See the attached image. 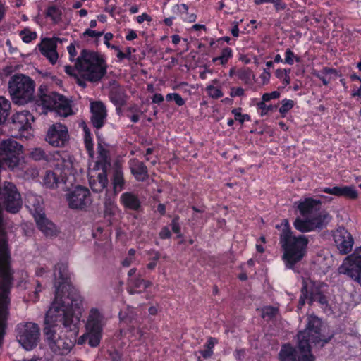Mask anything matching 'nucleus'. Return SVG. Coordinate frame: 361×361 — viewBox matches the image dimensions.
I'll list each match as a JSON object with an SVG mask.
<instances>
[{"label":"nucleus","mask_w":361,"mask_h":361,"mask_svg":"<svg viewBox=\"0 0 361 361\" xmlns=\"http://www.w3.org/2000/svg\"><path fill=\"white\" fill-rule=\"evenodd\" d=\"M306 328L298 334V348L301 355L298 361H313L314 356L310 354V343L321 344L324 346L333 337V334L326 336L322 329V322L314 315L308 317Z\"/></svg>","instance_id":"nucleus-2"},{"label":"nucleus","mask_w":361,"mask_h":361,"mask_svg":"<svg viewBox=\"0 0 361 361\" xmlns=\"http://www.w3.org/2000/svg\"><path fill=\"white\" fill-rule=\"evenodd\" d=\"M60 100H56V104L51 110H54L59 116L67 117L72 114V109L69 100L59 94Z\"/></svg>","instance_id":"nucleus-27"},{"label":"nucleus","mask_w":361,"mask_h":361,"mask_svg":"<svg viewBox=\"0 0 361 361\" xmlns=\"http://www.w3.org/2000/svg\"><path fill=\"white\" fill-rule=\"evenodd\" d=\"M109 355L111 361H121V355L116 350L111 352Z\"/></svg>","instance_id":"nucleus-61"},{"label":"nucleus","mask_w":361,"mask_h":361,"mask_svg":"<svg viewBox=\"0 0 361 361\" xmlns=\"http://www.w3.org/2000/svg\"><path fill=\"white\" fill-rule=\"evenodd\" d=\"M290 72V69H277L276 71V78L282 80L285 77V75L289 74Z\"/></svg>","instance_id":"nucleus-57"},{"label":"nucleus","mask_w":361,"mask_h":361,"mask_svg":"<svg viewBox=\"0 0 361 361\" xmlns=\"http://www.w3.org/2000/svg\"><path fill=\"white\" fill-rule=\"evenodd\" d=\"M109 169H101L99 171H94L95 175H90L89 178V184L93 192H100L108 185L107 171Z\"/></svg>","instance_id":"nucleus-18"},{"label":"nucleus","mask_w":361,"mask_h":361,"mask_svg":"<svg viewBox=\"0 0 361 361\" xmlns=\"http://www.w3.org/2000/svg\"><path fill=\"white\" fill-rule=\"evenodd\" d=\"M114 198L110 195H108L107 192L105 195L104 200V204L106 209L110 208L114 204Z\"/></svg>","instance_id":"nucleus-54"},{"label":"nucleus","mask_w":361,"mask_h":361,"mask_svg":"<svg viewBox=\"0 0 361 361\" xmlns=\"http://www.w3.org/2000/svg\"><path fill=\"white\" fill-rule=\"evenodd\" d=\"M206 91H207L209 97H210L213 99H219V98L223 97V95H224L222 91L219 88H218L212 85L207 86L206 87Z\"/></svg>","instance_id":"nucleus-39"},{"label":"nucleus","mask_w":361,"mask_h":361,"mask_svg":"<svg viewBox=\"0 0 361 361\" xmlns=\"http://www.w3.org/2000/svg\"><path fill=\"white\" fill-rule=\"evenodd\" d=\"M216 343H217L216 338H213V337H209L208 338L207 343L204 344V347L213 350V349Z\"/></svg>","instance_id":"nucleus-53"},{"label":"nucleus","mask_w":361,"mask_h":361,"mask_svg":"<svg viewBox=\"0 0 361 361\" xmlns=\"http://www.w3.org/2000/svg\"><path fill=\"white\" fill-rule=\"evenodd\" d=\"M320 71L327 75H334L335 76H338L337 71L334 68L324 67Z\"/></svg>","instance_id":"nucleus-56"},{"label":"nucleus","mask_w":361,"mask_h":361,"mask_svg":"<svg viewBox=\"0 0 361 361\" xmlns=\"http://www.w3.org/2000/svg\"><path fill=\"white\" fill-rule=\"evenodd\" d=\"M9 92L14 103L23 105L32 100L35 82L23 74L13 75L8 83Z\"/></svg>","instance_id":"nucleus-5"},{"label":"nucleus","mask_w":361,"mask_h":361,"mask_svg":"<svg viewBox=\"0 0 361 361\" xmlns=\"http://www.w3.org/2000/svg\"><path fill=\"white\" fill-rule=\"evenodd\" d=\"M171 228L174 233L178 235V237L180 238L181 236L180 234V225L179 224V216H176L171 221Z\"/></svg>","instance_id":"nucleus-44"},{"label":"nucleus","mask_w":361,"mask_h":361,"mask_svg":"<svg viewBox=\"0 0 361 361\" xmlns=\"http://www.w3.org/2000/svg\"><path fill=\"white\" fill-rule=\"evenodd\" d=\"M34 121L33 116L28 111H22L13 116V130H17L15 137L28 140L32 136L31 121Z\"/></svg>","instance_id":"nucleus-12"},{"label":"nucleus","mask_w":361,"mask_h":361,"mask_svg":"<svg viewBox=\"0 0 361 361\" xmlns=\"http://www.w3.org/2000/svg\"><path fill=\"white\" fill-rule=\"evenodd\" d=\"M85 342H87L88 345L92 347L91 343H90V337L87 335V331L78 341V344H82Z\"/></svg>","instance_id":"nucleus-62"},{"label":"nucleus","mask_w":361,"mask_h":361,"mask_svg":"<svg viewBox=\"0 0 361 361\" xmlns=\"http://www.w3.org/2000/svg\"><path fill=\"white\" fill-rule=\"evenodd\" d=\"M173 100L178 106H181L185 104V100L182 98V97L179 94L176 93V94H173Z\"/></svg>","instance_id":"nucleus-58"},{"label":"nucleus","mask_w":361,"mask_h":361,"mask_svg":"<svg viewBox=\"0 0 361 361\" xmlns=\"http://www.w3.org/2000/svg\"><path fill=\"white\" fill-rule=\"evenodd\" d=\"M294 106V102L290 99H284L282 101V105L279 108V112L284 116Z\"/></svg>","instance_id":"nucleus-42"},{"label":"nucleus","mask_w":361,"mask_h":361,"mask_svg":"<svg viewBox=\"0 0 361 361\" xmlns=\"http://www.w3.org/2000/svg\"><path fill=\"white\" fill-rule=\"evenodd\" d=\"M57 171H47L43 178V184L49 188H54L57 186L58 183L62 180Z\"/></svg>","instance_id":"nucleus-31"},{"label":"nucleus","mask_w":361,"mask_h":361,"mask_svg":"<svg viewBox=\"0 0 361 361\" xmlns=\"http://www.w3.org/2000/svg\"><path fill=\"white\" fill-rule=\"evenodd\" d=\"M281 226L279 243L283 250V259L287 268L292 269L305 255L309 240L303 235H294L287 219H283Z\"/></svg>","instance_id":"nucleus-3"},{"label":"nucleus","mask_w":361,"mask_h":361,"mask_svg":"<svg viewBox=\"0 0 361 361\" xmlns=\"http://www.w3.org/2000/svg\"><path fill=\"white\" fill-rule=\"evenodd\" d=\"M159 235L161 239H168L171 237V233L167 226H164L161 229Z\"/></svg>","instance_id":"nucleus-50"},{"label":"nucleus","mask_w":361,"mask_h":361,"mask_svg":"<svg viewBox=\"0 0 361 361\" xmlns=\"http://www.w3.org/2000/svg\"><path fill=\"white\" fill-rule=\"evenodd\" d=\"M338 270L339 274L347 275L361 286V246L345 257Z\"/></svg>","instance_id":"nucleus-10"},{"label":"nucleus","mask_w":361,"mask_h":361,"mask_svg":"<svg viewBox=\"0 0 361 361\" xmlns=\"http://www.w3.org/2000/svg\"><path fill=\"white\" fill-rule=\"evenodd\" d=\"M121 204L127 209L137 211L141 206L138 197L131 192H126L121 195Z\"/></svg>","instance_id":"nucleus-26"},{"label":"nucleus","mask_w":361,"mask_h":361,"mask_svg":"<svg viewBox=\"0 0 361 361\" xmlns=\"http://www.w3.org/2000/svg\"><path fill=\"white\" fill-rule=\"evenodd\" d=\"M307 290V282L305 281H302V287L301 288V295L299 299L298 307L299 309L302 308V307L305 305V300H309V295Z\"/></svg>","instance_id":"nucleus-38"},{"label":"nucleus","mask_w":361,"mask_h":361,"mask_svg":"<svg viewBox=\"0 0 361 361\" xmlns=\"http://www.w3.org/2000/svg\"><path fill=\"white\" fill-rule=\"evenodd\" d=\"M28 157L35 161L49 162L52 159V154L42 147L30 149Z\"/></svg>","instance_id":"nucleus-29"},{"label":"nucleus","mask_w":361,"mask_h":361,"mask_svg":"<svg viewBox=\"0 0 361 361\" xmlns=\"http://www.w3.org/2000/svg\"><path fill=\"white\" fill-rule=\"evenodd\" d=\"M66 196L68 207L75 210L87 211L93 202L88 188L81 185L69 191Z\"/></svg>","instance_id":"nucleus-9"},{"label":"nucleus","mask_w":361,"mask_h":361,"mask_svg":"<svg viewBox=\"0 0 361 361\" xmlns=\"http://www.w3.org/2000/svg\"><path fill=\"white\" fill-rule=\"evenodd\" d=\"M101 169L109 170L111 169V161L109 155V150L101 145H99L98 160L95 163L94 170L99 171Z\"/></svg>","instance_id":"nucleus-25"},{"label":"nucleus","mask_w":361,"mask_h":361,"mask_svg":"<svg viewBox=\"0 0 361 361\" xmlns=\"http://www.w3.org/2000/svg\"><path fill=\"white\" fill-rule=\"evenodd\" d=\"M240 111L241 108L233 109L231 111V113L234 115L235 119L242 124L245 121H250V116L248 114H242Z\"/></svg>","instance_id":"nucleus-40"},{"label":"nucleus","mask_w":361,"mask_h":361,"mask_svg":"<svg viewBox=\"0 0 361 361\" xmlns=\"http://www.w3.org/2000/svg\"><path fill=\"white\" fill-rule=\"evenodd\" d=\"M16 339L26 350L35 348L39 342L40 331L37 324L22 322L16 328Z\"/></svg>","instance_id":"nucleus-7"},{"label":"nucleus","mask_w":361,"mask_h":361,"mask_svg":"<svg viewBox=\"0 0 361 361\" xmlns=\"http://www.w3.org/2000/svg\"><path fill=\"white\" fill-rule=\"evenodd\" d=\"M278 313V308L273 306H266L262 309V317L267 320L276 317Z\"/></svg>","instance_id":"nucleus-37"},{"label":"nucleus","mask_w":361,"mask_h":361,"mask_svg":"<svg viewBox=\"0 0 361 361\" xmlns=\"http://www.w3.org/2000/svg\"><path fill=\"white\" fill-rule=\"evenodd\" d=\"M44 336L51 350L59 355H67L73 346V342L67 337L57 336L56 331L50 326L44 328Z\"/></svg>","instance_id":"nucleus-8"},{"label":"nucleus","mask_w":361,"mask_h":361,"mask_svg":"<svg viewBox=\"0 0 361 361\" xmlns=\"http://www.w3.org/2000/svg\"><path fill=\"white\" fill-rule=\"evenodd\" d=\"M237 75L239 79L247 81L250 79V71L249 70H240L237 72Z\"/></svg>","instance_id":"nucleus-47"},{"label":"nucleus","mask_w":361,"mask_h":361,"mask_svg":"<svg viewBox=\"0 0 361 361\" xmlns=\"http://www.w3.org/2000/svg\"><path fill=\"white\" fill-rule=\"evenodd\" d=\"M39 49L42 54L46 56L52 64L56 62L58 54L55 39L49 38L44 39L39 44Z\"/></svg>","instance_id":"nucleus-20"},{"label":"nucleus","mask_w":361,"mask_h":361,"mask_svg":"<svg viewBox=\"0 0 361 361\" xmlns=\"http://www.w3.org/2000/svg\"><path fill=\"white\" fill-rule=\"evenodd\" d=\"M68 137L67 127L60 123H56L49 128L46 141L54 147H63L68 142Z\"/></svg>","instance_id":"nucleus-13"},{"label":"nucleus","mask_w":361,"mask_h":361,"mask_svg":"<svg viewBox=\"0 0 361 361\" xmlns=\"http://www.w3.org/2000/svg\"><path fill=\"white\" fill-rule=\"evenodd\" d=\"M267 102H264L262 99L261 102L257 104V107L259 110L261 111L260 115L264 116L268 114L269 112H274L276 111L278 106L277 105H271L267 104Z\"/></svg>","instance_id":"nucleus-35"},{"label":"nucleus","mask_w":361,"mask_h":361,"mask_svg":"<svg viewBox=\"0 0 361 361\" xmlns=\"http://www.w3.org/2000/svg\"><path fill=\"white\" fill-rule=\"evenodd\" d=\"M199 353L204 359H208L213 355V350L207 348H204V349L202 350H200Z\"/></svg>","instance_id":"nucleus-60"},{"label":"nucleus","mask_w":361,"mask_h":361,"mask_svg":"<svg viewBox=\"0 0 361 361\" xmlns=\"http://www.w3.org/2000/svg\"><path fill=\"white\" fill-rule=\"evenodd\" d=\"M131 174L136 180L144 182L149 178L148 169L146 165L137 159H132L128 161Z\"/></svg>","instance_id":"nucleus-19"},{"label":"nucleus","mask_w":361,"mask_h":361,"mask_svg":"<svg viewBox=\"0 0 361 361\" xmlns=\"http://www.w3.org/2000/svg\"><path fill=\"white\" fill-rule=\"evenodd\" d=\"M331 217L326 211L319 212V214L313 218L309 217H297L293 226L296 230L301 233H307L314 231L316 229H322L329 221Z\"/></svg>","instance_id":"nucleus-11"},{"label":"nucleus","mask_w":361,"mask_h":361,"mask_svg":"<svg viewBox=\"0 0 361 361\" xmlns=\"http://www.w3.org/2000/svg\"><path fill=\"white\" fill-rule=\"evenodd\" d=\"M147 255L150 256L149 259L157 262L160 258V253L154 250H150L147 252Z\"/></svg>","instance_id":"nucleus-55"},{"label":"nucleus","mask_w":361,"mask_h":361,"mask_svg":"<svg viewBox=\"0 0 361 361\" xmlns=\"http://www.w3.org/2000/svg\"><path fill=\"white\" fill-rule=\"evenodd\" d=\"M91 109V122L94 128L99 129L104 126L106 120V106L100 101L93 102L90 105Z\"/></svg>","instance_id":"nucleus-17"},{"label":"nucleus","mask_w":361,"mask_h":361,"mask_svg":"<svg viewBox=\"0 0 361 361\" xmlns=\"http://www.w3.org/2000/svg\"><path fill=\"white\" fill-rule=\"evenodd\" d=\"M334 239L337 249L342 255H347L351 252L354 240L347 229L340 227L334 233Z\"/></svg>","instance_id":"nucleus-15"},{"label":"nucleus","mask_w":361,"mask_h":361,"mask_svg":"<svg viewBox=\"0 0 361 361\" xmlns=\"http://www.w3.org/2000/svg\"><path fill=\"white\" fill-rule=\"evenodd\" d=\"M245 94V90L242 87H231L230 96L232 97H242Z\"/></svg>","instance_id":"nucleus-48"},{"label":"nucleus","mask_w":361,"mask_h":361,"mask_svg":"<svg viewBox=\"0 0 361 361\" xmlns=\"http://www.w3.org/2000/svg\"><path fill=\"white\" fill-rule=\"evenodd\" d=\"M152 103L160 104L164 101V97L161 94L156 93L152 97Z\"/></svg>","instance_id":"nucleus-63"},{"label":"nucleus","mask_w":361,"mask_h":361,"mask_svg":"<svg viewBox=\"0 0 361 361\" xmlns=\"http://www.w3.org/2000/svg\"><path fill=\"white\" fill-rule=\"evenodd\" d=\"M322 191L337 197H344L355 200L358 197V193L354 186H334L333 188H324Z\"/></svg>","instance_id":"nucleus-21"},{"label":"nucleus","mask_w":361,"mask_h":361,"mask_svg":"<svg viewBox=\"0 0 361 361\" xmlns=\"http://www.w3.org/2000/svg\"><path fill=\"white\" fill-rule=\"evenodd\" d=\"M85 145L90 154L93 152V142L90 137V133L85 128Z\"/></svg>","instance_id":"nucleus-45"},{"label":"nucleus","mask_w":361,"mask_h":361,"mask_svg":"<svg viewBox=\"0 0 361 361\" xmlns=\"http://www.w3.org/2000/svg\"><path fill=\"white\" fill-rule=\"evenodd\" d=\"M314 75L322 81L324 85H327L330 82L331 78H327L328 75L323 73L322 71L315 73Z\"/></svg>","instance_id":"nucleus-51"},{"label":"nucleus","mask_w":361,"mask_h":361,"mask_svg":"<svg viewBox=\"0 0 361 361\" xmlns=\"http://www.w3.org/2000/svg\"><path fill=\"white\" fill-rule=\"evenodd\" d=\"M238 24H239L238 22L235 21L233 23V26L231 29V34L235 37H237L239 35Z\"/></svg>","instance_id":"nucleus-64"},{"label":"nucleus","mask_w":361,"mask_h":361,"mask_svg":"<svg viewBox=\"0 0 361 361\" xmlns=\"http://www.w3.org/2000/svg\"><path fill=\"white\" fill-rule=\"evenodd\" d=\"M279 358L281 361H295L296 352L290 345H284L280 350Z\"/></svg>","instance_id":"nucleus-32"},{"label":"nucleus","mask_w":361,"mask_h":361,"mask_svg":"<svg viewBox=\"0 0 361 361\" xmlns=\"http://www.w3.org/2000/svg\"><path fill=\"white\" fill-rule=\"evenodd\" d=\"M233 51L229 47L223 49L221 54L219 56L214 57L212 59V62H219L220 64L224 65L226 63L230 58L232 57Z\"/></svg>","instance_id":"nucleus-34"},{"label":"nucleus","mask_w":361,"mask_h":361,"mask_svg":"<svg viewBox=\"0 0 361 361\" xmlns=\"http://www.w3.org/2000/svg\"><path fill=\"white\" fill-rule=\"evenodd\" d=\"M307 290L309 292V303L310 305L317 302L322 308H326L328 306V299L319 286H317L312 281L307 282Z\"/></svg>","instance_id":"nucleus-22"},{"label":"nucleus","mask_w":361,"mask_h":361,"mask_svg":"<svg viewBox=\"0 0 361 361\" xmlns=\"http://www.w3.org/2000/svg\"><path fill=\"white\" fill-rule=\"evenodd\" d=\"M109 98L111 102L116 106L117 111H121L127 100V95L124 89L118 85H114L109 92Z\"/></svg>","instance_id":"nucleus-23"},{"label":"nucleus","mask_w":361,"mask_h":361,"mask_svg":"<svg viewBox=\"0 0 361 361\" xmlns=\"http://www.w3.org/2000/svg\"><path fill=\"white\" fill-rule=\"evenodd\" d=\"M294 59L296 61H300V58L296 56L290 49H287L285 54L284 62L289 65H293L294 63Z\"/></svg>","instance_id":"nucleus-43"},{"label":"nucleus","mask_w":361,"mask_h":361,"mask_svg":"<svg viewBox=\"0 0 361 361\" xmlns=\"http://www.w3.org/2000/svg\"><path fill=\"white\" fill-rule=\"evenodd\" d=\"M10 110L11 103L9 100L4 97H0V124L6 120Z\"/></svg>","instance_id":"nucleus-33"},{"label":"nucleus","mask_w":361,"mask_h":361,"mask_svg":"<svg viewBox=\"0 0 361 361\" xmlns=\"http://www.w3.org/2000/svg\"><path fill=\"white\" fill-rule=\"evenodd\" d=\"M75 67L80 73L81 78H78L77 83L85 88V81L97 82L106 73V64L104 59L98 54L83 49L77 59Z\"/></svg>","instance_id":"nucleus-4"},{"label":"nucleus","mask_w":361,"mask_h":361,"mask_svg":"<svg viewBox=\"0 0 361 361\" xmlns=\"http://www.w3.org/2000/svg\"><path fill=\"white\" fill-rule=\"evenodd\" d=\"M57 99L60 100L59 94L55 92H49L42 94L38 102L44 109L51 110Z\"/></svg>","instance_id":"nucleus-30"},{"label":"nucleus","mask_w":361,"mask_h":361,"mask_svg":"<svg viewBox=\"0 0 361 361\" xmlns=\"http://www.w3.org/2000/svg\"><path fill=\"white\" fill-rule=\"evenodd\" d=\"M143 283V279L140 277L130 279L129 283L135 288H141Z\"/></svg>","instance_id":"nucleus-49"},{"label":"nucleus","mask_w":361,"mask_h":361,"mask_svg":"<svg viewBox=\"0 0 361 361\" xmlns=\"http://www.w3.org/2000/svg\"><path fill=\"white\" fill-rule=\"evenodd\" d=\"M46 15L56 23L61 20V11L57 6H51L47 8Z\"/></svg>","instance_id":"nucleus-36"},{"label":"nucleus","mask_w":361,"mask_h":361,"mask_svg":"<svg viewBox=\"0 0 361 361\" xmlns=\"http://www.w3.org/2000/svg\"><path fill=\"white\" fill-rule=\"evenodd\" d=\"M297 209L303 217L313 218L319 214L322 210V201L312 197H305L295 202Z\"/></svg>","instance_id":"nucleus-14"},{"label":"nucleus","mask_w":361,"mask_h":361,"mask_svg":"<svg viewBox=\"0 0 361 361\" xmlns=\"http://www.w3.org/2000/svg\"><path fill=\"white\" fill-rule=\"evenodd\" d=\"M55 298L46 313L45 326L54 329L58 325H63L67 331L78 332L80 317L75 314L74 310L79 308L80 296L73 293L69 283V273L67 264H57L54 270Z\"/></svg>","instance_id":"nucleus-1"},{"label":"nucleus","mask_w":361,"mask_h":361,"mask_svg":"<svg viewBox=\"0 0 361 361\" xmlns=\"http://www.w3.org/2000/svg\"><path fill=\"white\" fill-rule=\"evenodd\" d=\"M84 35H87L90 37H99L103 35V32H99L96 30H92L91 29H87L85 31Z\"/></svg>","instance_id":"nucleus-52"},{"label":"nucleus","mask_w":361,"mask_h":361,"mask_svg":"<svg viewBox=\"0 0 361 361\" xmlns=\"http://www.w3.org/2000/svg\"><path fill=\"white\" fill-rule=\"evenodd\" d=\"M111 182L114 188V196H115L124 189L126 183L122 168L118 164L114 167Z\"/></svg>","instance_id":"nucleus-24"},{"label":"nucleus","mask_w":361,"mask_h":361,"mask_svg":"<svg viewBox=\"0 0 361 361\" xmlns=\"http://www.w3.org/2000/svg\"><path fill=\"white\" fill-rule=\"evenodd\" d=\"M60 100H56V104L51 110H54L59 116L67 117L72 114V109L69 100L59 94Z\"/></svg>","instance_id":"nucleus-28"},{"label":"nucleus","mask_w":361,"mask_h":361,"mask_svg":"<svg viewBox=\"0 0 361 361\" xmlns=\"http://www.w3.org/2000/svg\"><path fill=\"white\" fill-rule=\"evenodd\" d=\"M280 97V92L278 91H273L269 93H264L262 97V99L264 102H269L271 99H276L279 98Z\"/></svg>","instance_id":"nucleus-46"},{"label":"nucleus","mask_w":361,"mask_h":361,"mask_svg":"<svg viewBox=\"0 0 361 361\" xmlns=\"http://www.w3.org/2000/svg\"><path fill=\"white\" fill-rule=\"evenodd\" d=\"M34 207V214L33 216L35 217V221L39 229L46 235L52 237L56 235V229L55 225L49 221L46 216L44 213L42 212V208L39 205V203H37L36 206L35 204H33Z\"/></svg>","instance_id":"nucleus-16"},{"label":"nucleus","mask_w":361,"mask_h":361,"mask_svg":"<svg viewBox=\"0 0 361 361\" xmlns=\"http://www.w3.org/2000/svg\"><path fill=\"white\" fill-rule=\"evenodd\" d=\"M106 318L97 308H91L85 324L87 335L90 337L92 348H97L100 344L103 329L106 324Z\"/></svg>","instance_id":"nucleus-6"},{"label":"nucleus","mask_w":361,"mask_h":361,"mask_svg":"<svg viewBox=\"0 0 361 361\" xmlns=\"http://www.w3.org/2000/svg\"><path fill=\"white\" fill-rule=\"evenodd\" d=\"M145 20L150 22L152 20V18L147 13H144L142 15H140L137 17V21L138 23H142Z\"/></svg>","instance_id":"nucleus-59"},{"label":"nucleus","mask_w":361,"mask_h":361,"mask_svg":"<svg viewBox=\"0 0 361 361\" xmlns=\"http://www.w3.org/2000/svg\"><path fill=\"white\" fill-rule=\"evenodd\" d=\"M20 35L22 37L23 41L25 43H29L37 38L35 32H31L26 29L22 30Z\"/></svg>","instance_id":"nucleus-41"}]
</instances>
